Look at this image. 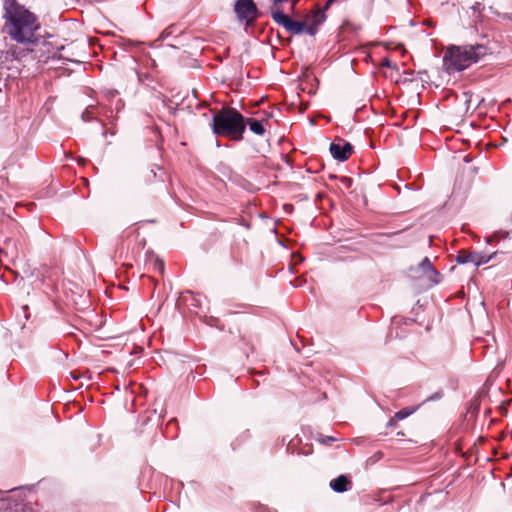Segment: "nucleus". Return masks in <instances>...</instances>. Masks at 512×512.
<instances>
[{"label":"nucleus","mask_w":512,"mask_h":512,"mask_svg":"<svg viewBox=\"0 0 512 512\" xmlns=\"http://www.w3.org/2000/svg\"><path fill=\"white\" fill-rule=\"evenodd\" d=\"M334 2H337V0H327L322 11L328 10Z\"/></svg>","instance_id":"20"},{"label":"nucleus","mask_w":512,"mask_h":512,"mask_svg":"<svg viewBox=\"0 0 512 512\" xmlns=\"http://www.w3.org/2000/svg\"><path fill=\"white\" fill-rule=\"evenodd\" d=\"M488 47L483 44L447 47L443 56V68L448 72H459L477 63L488 53Z\"/></svg>","instance_id":"2"},{"label":"nucleus","mask_w":512,"mask_h":512,"mask_svg":"<svg viewBox=\"0 0 512 512\" xmlns=\"http://www.w3.org/2000/svg\"><path fill=\"white\" fill-rule=\"evenodd\" d=\"M317 30H318V26L311 23L309 26L306 25V29L304 30V33H306L310 36H314L317 33Z\"/></svg>","instance_id":"16"},{"label":"nucleus","mask_w":512,"mask_h":512,"mask_svg":"<svg viewBox=\"0 0 512 512\" xmlns=\"http://www.w3.org/2000/svg\"><path fill=\"white\" fill-rule=\"evenodd\" d=\"M326 19L324 11H317L313 15L312 23L316 26L321 25Z\"/></svg>","instance_id":"14"},{"label":"nucleus","mask_w":512,"mask_h":512,"mask_svg":"<svg viewBox=\"0 0 512 512\" xmlns=\"http://www.w3.org/2000/svg\"><path fill=\"white\" fill-rule=\"evenodd\" d=\"M288 0H272V2L274 4H279V3H284V2H287Z\"/></svg>","instance_id":"22"},{"label":"nucleus","mask_w":512,"mask_h":512,"mask_svg":"<svg viewBox=\"0 0 512 512\" xmlns=\"http://www.w3.org/2000/svg\"><path fill=\"white\" fill-rule=\"evenodd\" d=\"M497 252H493L491 254H486L483 252H467V251H460L458 255L456 256V262L459 264H467V263H473L476 267H479L483 264L488 263L490 260L493 259V257L496 255Z\"/></svg>","instance_id":"6"},{"label":"nucleus","mask_w":512,"mask_h":512,"mask_svg":"<svg viewBox=\"0 0 512 512\" xmlns=\"http://www.w3.org/2000/svg\"><path fill=\"white\" fill-rule=\"evenodd\" d=\"M398 422V420H394V416L388 421L387 423V427L390 428V427H393L396 425V423Z\"/></svg>","instance_id":"21"},{"label":"nucleus","mask_w":512,"mask_h":512,"mask_svg":"<svg viewBox=\"0 0 512 512\" xmlns=\"http://www.w3.org/2000/svg\"><path fill=\"white\" fill-rule=\"evenodd\" d=\"M415 410H416L415 408H413V409H408V408L401 409L400 411L395 413L394 420H398V421L404 420L405 418L410 416Z\"/></svg>","instance_id":"12"},{"label":"nucleus","mask_w":512,"mask_h":512,"mask_svg":"<svg viewBox=\"0 0 512 512\" xmlns=\"http://www.w3.org/2000/svg\"><path fill=\"white\" fill-rule=\"evenodd\" d=\"M285 207H288V205H286ZM290 208L292 209V205H289V208H287V211H290Z\"/></svg>","instance_id":"26"},{"label":"nucleus","mask_w":512,"mask_h":512,"mask_svg":"<svg viewBox=\"0 0 512 512\" xmlns=\"http://www.w3.org/2000/svg\"><path fill=\"white\" fill-rule=\"evenodd\" d=\"M211 128L217 136H229L240 141L246 130V118L235 108L222 107L213 114Z\"/></svg>","instance_id":"3"},{"label":"nucleus","mask_w":512,"mask_h":512,"mask_svg":"<svg viewBox=\"0 0 512 512\" xmlns=\"http://www.w3.org/2000/svg\"><path fill=\"white\" fill-rule=\"evenodd\" d=\"M155 267L159 270V271H163L164 270V262L160 259H156L155 261Z\"/></svg>","instance_id":"19"},{"label":"nucleus","mask_w":512,"mask_h":512,"mask_svg":"<svg viewBox=\"0 0 512 512\" xmlns=\"http://www.w3.org/2000/svg\"><path fill=\"white\" fill-rule=\"evenodd\" d=\"M330 178L338 179L339 182L341 183L343 189H346V190L349 189L353 183L352 178L347 177V176L337 177L336 175H330Z\"/></svg>","instance_id":"13"},{"label":"nucleus","mask_w":512,"mask_h":512,"mask_svg":"<svg viewBox=\"0 0 512 512\" xmlns=\"http://www.w3.org/2000/svg\"><path fill=\"white\" fill-rule=\"evenodd\" d=\"M318 441L322 444H331L332 442L336 441V438H334L332 436L320 435L318 438Z\"/></svg>","instance_id":"17"},{"label":"nucleus","mask_w":512,"mask_h":512,"mask_svg":"<svg viewBox=\"0 0 512 512\" xmlns=\"http://www.w3.org/2000/svg\"><path fill=\"white\" fill-rule=\"evenodd\" d=\"M421 270L428 275L433 284L440 282V273L433 267L428 257H425L420 263Z\"/></svg>","instance_id":"9"},{"label":"nucleus","mask_w":512,"mask_h":512,"mask_svg":"<svg viewBox=\"0 0 512 512\" xmlns=\"http://www.w3.org/2000/svg\"><path fill=\"white\" fill-rule=\"evenodd\" d=\"M267 120H258L254 118H246V127L249 126L251 132L256 135L263 136L266 132V128L264 126L267 123Z\"/></svg>","instance_id":"10"},{"label":"nucleus","mask_w":512,"mask_h":512,"mask_svg":"<svg viewBox=\"0 0 512 512\" xmlns=\"http://www.w3.org/2000/svg\"><path fill=\"white\" fill-rule=\"evenodd\" d=\"M352 149V145L344 141L343 143L333 142L330 145V153L332 157L341 162L346 161L350 157Z\"/></svg>","instance_id":"7"},{"label":"nucleus","mask_w":512,"mask_h":512,"mask_svg":"<svg viewBox=\"0 0 512 512\" xmlns=\"http://www.w3.org/2000/svg\"><path fill=\"white\" fill-rule=\"evenodd\" d=\"M116 93H117L116 91H112V92H110V96L113 97Z\"/></svg>","instance_id":"24"},{"label":"nucleus","mask_w":512,"mask_h":512,"mask_svg":"<svg viewBox=\"0 0 512 512\" xmlns=\"http://www.w3.org/2000/svg\"><path fill=\"white\" fill-rule=\"evenodd\" d=\"M234 12L237 19L247 25L252 24L258 18V8L253 0H237L234 4Z\"/></svg>","instance_id":"4"},{"label":"nucleus","mask_w":512,"mask_h":512,"mask_svg":"<svg viewBox=\"0 0 512 512\" xmlns=\"http://www.w3.org/2000/svg\"><path fill=\"white\" fill-rule=\"evenodd\" d=\"M351 481L346 475H339L337 478L330 481V488L337 493H343L351 488Z\"/></svg>","instance_id":"8"},{"label":"nucleus","mask_w":512,"mask_h":512,"mask_svg":"<svg viewBox=\"0 0 512 512\" xmlns=\"http://www.w3.org/2000/svg\"><path fill=\"white\" fill-rule=\"evenodd\" d=\"M4 29L10 38L20 44L38 42L36 31L39 29L36 16L16 0H4Z\"/></svg>","instance_id":"1"},{"label":"nucleus","mask_w":512,"mask_h":512,"mask_svg":"<svg viewBox=\"0 0 512 512\" xmlns=\"http://www.w3.org/2000/svg\"><path fill=\"white\" fill-rule=\"evenodd\" d=\"M509 235H510V232L496 231L492 235H490L486 238V242L488 244H490L492 242H500L502 240L507 239L509 237Z\"/></svg>","instance_id":"11"},{"label":"nucleus","mask_w":512,"mask_h":512,"mask_svg":"<svg viewBox=\"0 0 512 512\" xmlns=\"http://www.w3.org/2000/svg\"><path fill=\"white\" fill-rule=\"evenodd\" d=\"M442 396H443V392L438 391V392L434 393L433 395H431L430 397H428L427 401L438 400V399L442 398Z\"/></svg>","instance_id":"18"},{"label":"nucleus","mask_w":512,"mask_h":512,"mask_svg":"<svg viewBox=\"0 0 512 512\" xmlns=\"http://www.w3.org/2000/svg\"><path fill=\"white\" fill-rule=\"evenodd\" d=\"M271 16L278 25L284 27L292 34L300 35L304 33V30L306 29V24L304 22L293 20L280 10L273 11Z\"/></svg>","instance_id":"5"},{"label":"nucleus","mask_w":512,"mask_h":512,"mask_svg":"<svg viewBox=\"0 0 512 512\" xmlns=\"http://www.w3.org/2000/svg\"><path fill=\"white\" fill-rule=\"evenodd\" d=\"M155 168L159 169L157 166H155V167H153V168L151 169V173L153 174V176H154V177L156 176V170H155Z\"/></svg>","instance_id":"23"},{"label":"nucleus","mask_w":512,"mask_h":512,"mask_svg":"<svg viewBox=\"0 0 512 512\" xmlns=\"http://www.w3.org/2000/svg\"><path fill=\"white\" fill-rule=\"evenodd\" d=\"M93 106H89L85 109V111L81 114V118L84 122H89L94 119L93 114Z\"/></svg>","instance_id":"15"},{"label":"nucleus","mask_w":512,"mask_h":512,"mask_svg":"<svg viewBox=\"0 0 512 512\" xmlns=\"http://www.w3.org/2000/svg\"><path fill=\"white\" fill-rule=\"evenodd\" d=\"M285 207H288V205H286ZM290 208L292 209V205H289V208H287V211H290Z\"/></svg>","instance_id":"25"}]
</instances>
